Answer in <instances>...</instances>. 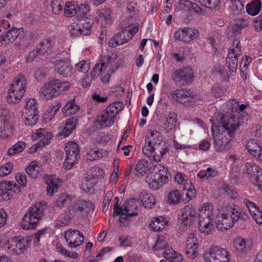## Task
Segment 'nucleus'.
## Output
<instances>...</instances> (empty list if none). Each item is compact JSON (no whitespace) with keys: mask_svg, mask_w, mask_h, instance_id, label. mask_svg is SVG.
Instances as JSON below:
<instances>
[{"mask_svg":"<svg viewBox=\"0 0 262 262\" xmlns=\"http://www.w3.org/2000/svg\"><path fill=\"white\" fill-rule=\"evenodd\" d=\"M119 67V59L117 57L102 58L96 63L91 71V78L87 75L82 78L81 82L82 86L88 88L90 85L92 79L99 77L102 83H108L112 75Z\"/></svg>","mask_w":262,"mask_h":262,"instance_id":"nucleus-1","label":"nucleus"},{"mask_svg":"<svg viewBox=\"0 0 262 262\" xmlns=\"http://www.w3.org/2000/svg\"><path fill=\"white\" fill-rule=\"evenodd\" d=\"M145 141L142 148L143 154L156 162H160L168 151L162 134L156 130L149 129L146 134Z\"/></svg>","mask_w":262,"mask_h":262,"instance_id":"nucleus-2","label":"nucleus"},{"mask_svg":"<svg viewBox=\"0 0 262 262\" xmlns=\"http://www.w3.org/2000/svg\"><path fill=\"white\" fill-rule=\"evenodd\" d=\"M247 218V214L239 209L228 206H222L218 209L216 226L219 230L225 231L231 228L235 221L246 220Z\"/></svg>","mask_w":262,"mask_h":262,"instance_id":"nucleus-3","label":"nucleus"},{"mask_svg":"<svg viewBox=\"0 0 262 262\" xmlns=\"http://www.w3.org/2000/svg\"><path fill=\"white\" fill-rule=\"evenodd\" d=\"M223 105L221 106V111L226 114L221 116L217 124H215L217 129L227 132L230 136H235L236 132L242 123L241 114L239 113L234 114L230 111H224Z\"/></svg>","mask_w":262,"mask_h":262,"instance_id":"nucleus-4","label":"nucleus"},{"mask_svg":"<svg viewBox=\"0 0 262 262\" xmlns=\"http://www.w3.org/2000/svg\"><path fill=\"white\" fill-rule=\"evenodd\" d=\"M120 27L121 31L109 40L108 44L111 47L115 48L128 42L138 31V23H133L132 20L123 21Z\"/></svg>","mask_w":262,"mask_h":262,"instance_id":"nucleus-5","label":"nucleus"},{"mask_svg":"<svg viewBox=\"0 0 262 262\" xmlns=\"http://www.w3.org/2000/svg\"><path fill=\"white\" fill-rule=\"evenodd\" d=\"M123 104L117 101L112 103L97 116L95 124L99 129L112 126L115 122L117 114L122 109Z\"/></svg>","mask_w":262,"mask_h":262,"instance_id":"nucleus-6","label":"nucleus"},{"mask_svg":"<svg viewBox=\"0 0 262 262\" xmlns=\"http://www.w3.org/2000/svg\"><path fill=\"white\" fill-rule=\"evenodd\" d=\"M42 203H37L29 208L23 216L20 226L25 230L35 229L43 215Z\"/></svg>","mask_w":262,"mask_h":262,"instance_id":"nucleus-7","label":"nucleus"},{"mask_svg":"<svg viewBox=\"0 0 262 262\" xmlns=\"http://www.w3.org/2000/svg\"><path fill=\"white\" fill-rule=\"evenodd\" d=\"M170 176L168 168L159 164L155 168V171L148 173L146 182L150 188L157 190L169 181Z\"/></svg>","mask_w":262,"mask_h":262,"instance_id":"nucleus-8","label":"nucleus"},{"mask_svg":"<svg viewBox=\"0 0 262 262\" xmlns=\"http://www.w3.org/2000/svg\"><path fill=\"white\" fill-rule=\"evenodd\" d=\"M27 88V78L23 74H18L13 80L8 90L7 101L17 103L24 96Z\"/></svg>","mask_w":262,"mask_h":262,"instance_id":"nucleus-9","label":"nucleus"},{"mask_svg":"<svg viewBox=\"0 0 262 262\" xmlns=\"http://www.w3.org/2000/svg\"><path fill=\"white\" fill-rule=\"evenodd\" d=\"M25 107L22 112V119L27 126L35 125L38 118L37 100L34 98H27L25 101Z\"/></svg>","mask_w":262,"mask_h":262,"instance_id":"nucleus-10","label":"nucleus"},{"mask_svg":"<svg viewBox=\"0 0 262 262\" xmlns=\"http://www.w3.org/2000/svg\"><path fill=\"white\" fill-rule=\"evenodd\" d=\"M211 129L215 150L217 151H223L228 149L229 143L234 135L230 136L227 132L217 129L214 123L212 124Z\"/></svg>","mask_w":262,"mask_h":262,"instance_id":"nucleus-11","label":"nucleus"},{"mask_svg":"<svg viewBox=\"0 0 262 262\" xmlns=\"http://www.w3.org/2000/svg\"><path fill=\"white\" fill-rule=\"evenodd\" d=\"M64 149L66 155L63 167L66 170H70L77 163L79 157V148L76 142L70 141L66 143Z\"/></svg>","mask_w":262,"mask_h":262,"instance_id":"nucleus-12","label":"nucleus"},{"mask_svg":"<svg viewBox=\"0 0 262 262\" xmlns=\"http://www.w3.org/2000/svg\"><path fill=\"white\" fill-rule=\"evenodd\" d=\"M241 48L240 41L235 39L233 41L232 45L228 49L226 63L231 73L234 74L236 72L238 58L242 54Z\"/></svg>","mask_w":262,"mask_h":262,"instance_id":"nucleus-13","label":"nucleus"},{"mask_svg":"<svg viewBox=\"0 0 262 262\" xmlns=\"http://www.w3.org/2000/svg\"><path fill=\"white\" fill-rule=\"evenodd\" d=\"M66 56L63 58L56 57L52 59V62L54 64L55 70L60 75L63 77L72 76L74 73V70L70 63V53L69 50L66 51Z\"/></svg>","mask_w":262,"mask_h":262,"instance_id":"nucleus-14","label":"nucleus"},{"mask_svg":"<svg viewBox=\"0 0 262 262\" xmlns=\"http://www.w3.org/2000/svg\"><path fill=\"white\" fill-rule=\"evenodd\" d=\"M93 21L86 17L74 22L69 30L71 34L74 36L88 35L91 34Z\"/></svg>","mask_w":262,"mask_h":262,"instance_id":"nucleus-15","label":"nucleus"},{"mask_svg":"<svg viewBox=\"0 0 262 262\" xmlns=\"http://www.w3.org/2000/svg\"><path fill=\"white\" fill-rule=\"evenodd\" d=\"M206 262L230 261V255L226 249L214 246L210 248L204 255Z\"/></svg>","mask_w":262,"mask_h":262,"instance_id":"nucleus-16","label":"nucleus"},{"mask_svg":"<svg viewBox=\"0 0 262 262\" xmlns=\"http://www.w3.org/2000/svg\"><path fill=\"white\" fill-rule=\"evenodd\" d=\"M196 214L194 207L190 205H187L180 210L178 221L182 226L189 228L194 223Z\"/></svg>","mask_w":262,"mask_h":262,"instance_id":"nucleus-17","label":"nucleus"},{"mask_svg":"<svg viewBox=\"0 0 262 262\" xmlns=\"http://www.w3.org/2000/svg\"><path fill=\"white\" fill-rule=\"evenodd\" d=\"M11 115L4 111L0 116V138L6 139L13 135Z\"/></svg>","mask_w":262,"mask_h":262,"instance_id":"nucleus-18","label":"nucleus"},{"mask_svg":"<svg viewBox=\"0 0 262 262\" xmlns=\"http://www.w3.org/2000/svg\"><path fill=\"white\" fill-rule=\"evenodd\" d=\"M199 243L194 233H189L185 243V254L188 258L193 259L199 254Z\"/></svg>","mask_w":262,"mask_h":262,"instance_id":"nucleus-19","label":"nucleus"},{"mask_svg":"<svg viewBox=\"0 0 262 262\" xmlns=\"http://www.w3.org/2000/svg\"><path fill=\"white\" fill-rule=\"evenodd\" d=\"M64 234L68 246L71 248L80 246L84 240L83 233L78 230L70 229L66 231Z\"/></svg>","mask_w":262,"mask_h":262,"instance_id":"nucleus-20","label":"nucleus"},{"mask_svg":"<svg viewBox=\"0 0 262 262\" xmlns=\"http://www.w3.org/2000/svg\"><path fill=\"white\" fill-rule=\"evenodd\" d=\"M95 206L89 201L79 200L75 203L69 206L68 212L74 217L79 215L83 211L89 212L94 211Z\"/></svg>","mask_w":262,"mask_h":262,"instance_id":"nucleus-21","label":"nucleus"},{"mask_svg":"<svg viewBox=\"0 0 262 262\" xmlns=\"http://www.w3.org/2000/svg\"><path fill=\"white\" fill-rule=\"evenodd\" d=\"M199 35L198 30L185 27L180 28L174 32V38L176 40L189 42L195 38Z\"/></svg>","mask_w":262,"mask_h":262,"instance_id":"nucleus-22","label":"nucleus"},{"mask_svg":"<svg viewBox=\"0 0 262 262\" xmlns=\"http://www.w3.org/2000/svg\"><path fill=\"white\" fill-rule=\"evenodd\" d=\"M232 245L234 249L238 252L246 253L252 248L253 242L249 238L238 236L233 239Z\"/></svg>","mask_w":262,"mask_h":262,"instance_id":"nucleus-23","label":"nucleus"},{"mask_svg":"<svg viewBox=\"0 0 262 262\" xmlns=\"http://www.w3.org/2000/svg\"><path fill=\"white\" fill-rule=\"evenodd\" d=\"M170 97L180 103H185L193 101V97L191 93L185 89H177L169 93Z\"/></svg>","mask_w":262,"mask_h":262,"instance_id":"nucleus-24","label":"nucleus"},{"mask_svg":"<svg viewBox=\"0 0 262 262\" xmlns=\"http://www.w3.org/2000/svg\"><path fill=\"white\" fill-rule=\"evenodd\" d=\"M243 203L256 223L262 226V211L259 210V207L248 199H244Z\"/></svg>","mask_w":262,"mask_h":262,"instance_id":"nucleus-25","label":"nucleus"},{"mask_svg":"<svg viewBox=\"0 0 262 262\" xmlns=\"http://www.w3.org/2000/svg\"><path fill=\"white\" fill-rule=\"evenodd\" d=\"M53 136L51 132H48L43 128H39L36 130L35 132L32 133L31 135L32 139L33 140H37L41 138L38 141V144L41 145L48 144Z\"/></svg>","mask_w":262,"mask_h":262,"instance_id":"nucleus-26","label":"nucleus"},{"mask_svg":"<svg viewBox=\"0 0 262 262\" xmlns=\"http://www.w3.org/2000/svg\"><path fill=\"white\" fill-rule=\"evenodd\" d=\"M175 77L180 82H190L193 81L194 75L190 67H183L177 70L174 72Z\"/></svg>","mask_w":262,"mask_h":262,"instance_id":"nucleus-27","label":"nucleus"},{"mask_svg":"<svg viewBox=\"0 0 262 262\" xmlns=\"http://www.w3.org/2000/svg\"><path fill=\"white\" fill-rule=\"evenodd\" d=\"M57 95L53 80L45 83L40 90V96L43 99L50 100Z\"/></svg>","mask_w":262,"mask_h":262,"instance_id":"nucleus-28","label":"nucleus"},{"mask_svg":"<svg viewBox=\"0 0 262 262\" xmlns=\"http://www.w3.org/2000/svg\"><path fill=\"white\" fill-rule=\"evenodd\" d=\"M224 111H230L231 113L236 114L242 112L246 109L248 105V103L239 104L237 100L232 99L228 100L227 102L223 104Z\"/></svg>","mask_w":262,"mask_h":262,"instance_id":"nucleus-29","label":"nucleus"},{"mask_svg":"<svg viewBox=\"0 0 262 262\" xmlns=\"http://www.w3.org/2000/svg\"><path fill=\"white\" fill-rule=\"evenodd\" d=\"M247 149L254 157L262 161V146L256 140H250L247 143Z\"/></svg>","mask_w":262,"mask_h":262,"instance_id":"nucleus-30","label":"nucleus"},{"mask_svg":"<svg viewBox=\"0 0 262 262\" xmlns=\"http://www.w3.org/2000/svg\"><path fill=\"white\" fill-rule=\"evenodd\" d=\"M16 186L15 183L10 181L1 183L0 185V195L2 197V200L6 201L11 199L12 194L9 191L12 190Z\"/></svg>","mask_w":262,"mask_h":262,"instance_id":"nucleus-31","label":"nucleus"},{"mask_svg":"<svg viewBox=\"0 0 262 262\" xmlns=\"http://www.w3.org/2000/svg\"><path fill=\"white\" fill-rule=\"evenodd\" d=\"M47 184V194L52 196L56 193L58 189V178L56 175L47 176L45 178Z\"/></svg>","mask_w":262,"mask_h":262,"instance_id":"nucleus-32","label":"nucleus"},{"mask_svg":"<svg viewBox=\"0 0 262 262\" xmlns=\"http://www.w3.org/2000/svg\"><path fill=\"white\" fill-rule=\"evenodd\" d=\"M167 219L163 216H157L154 217L150 223L149 227L151 231L158 232L162 230L167 225Z\"/></svg>","mask_w":262,"mask_h":262,"instance_id":"nucleus-33","label":"nucleus"},{"mask_svg":"<svg viewBox=\"0 0 262 262\" xmlns=\"http://www.w3.org/2000/svg\"><path fill=\"white\" fill-rule=\"evenodd\" d=\"M214 219L199 218V229L204 234H209L213 229Z\"/></svg>","mask_w":262,"mask_h":262,"instance_id":"nucleus-34","label":"nucleus"},{"mask_svg":"<svg viewBox=\"0 0 262 262\" xmlns=\"http://www.w3.org/2000/svg\"><path fill=\"white\" fill-rule=\"evenodd\" d=\"M77 123L76 119L74 118L67 119L60 128L59 135L64 137H68L74 130Z\"/></svg>","mask_w":262,"mask_h":262,"instance_id":"nucleus-35","label":"nucleus"},{"mask_svg":"<svg viewBox=\"0 0 262 262\" xmlns=\"http://www.w3.org/2000/svg\"><path fill=\"white\" fill-rule=\"evenodd\" d=\"M199 218L214 219L213 207L209 203H204L200 207L198 210Z\"/></svg>","mask_w":262,"mask_h":262,"instance_id":"nucleus-36","label":"nucleus"},{"mask_svg":"<svg viewBox=\"0 0 262 262\" xmlns=\"http://www.w3.org/2000/svg\"><path fill=\"white\" fill-rule=\"evenodd\" d=\"M178 121L177 115L172 112H169L165 117V121L163 124V128L166 133L173 130Z\"/></svg>","mask_w":262,"mask_h":262,"instance_id":"nucleus-37","label":"nucleus"},{"mask_svg":"<svg viewBox=\"0 0 262 262\" xmlns=\"http://www.w3.org/2000/svg\"><path fill=\"white\" fill-rule=\"evenodd\" d=\"M163 254L164 257L170 262H184L183 255L174 251L171 247H167Z\"/></svg>","mask_w":262,"mask_h":262,"instance_id":"nucleus-38","label":"nucleus"},{"mask_svg":"<svg viewBox=\"0 0 262 262\" xmlns=\"http://www.w3.org/2000/svg\"><path fill=\"white\" fill-rule=\"evenodd\" d=\"M114 15L109 9H102L98 12V20L104 24H110L114 19Z\"/></svg>","mask_w":262,"mask_h":262,"instance_id":"nucleus-39","label":"nucleus"},{"mask_svg":"<svg viewBox=\"0 0 262 262\" xmlns=\"http://www.w3.org/2000/svg\"><path fill=\"white\" fill-rule=\"evenodd\" d=\"M262 169L254 162L250 161L246 162L243 167V172L248 174L249 179L254 177L256 173H259Z\"/></svg>","mask_w":262,"mask_h":262,"instance_id":"nucleus-40","label":"nucleus"},{"mask_svg":"<svg viewBox=\"0 0 262 262\" xmlns=\"http://www.w3.org/2000/svg\"><path fill=\"white\" fill-rule=\"evenodd\" d=\"M139 199L143 206L146 208H151L155 205V197L150 193L145 191L141 192L139 194Z\"/></svg>","mask_w":262,"mask_h":262,"instance_id":"nucleus-41","label":"nucleus"},{"mask_svg":"<svg viewBox=\"0 0 262 262\" xmlns=\"http://www.w3.org/2000/svg\"><path fill=\"white\" fill-rule=\"evenodd\" d=\"M123 211L129 216H134L137 214L138 205L137 201L134 199H130L127 201L123 207Z\"/></svg>","mask_w":262,"mask_h":262,"instance_id":"nucleus-42","label":"nucleus"},{"mask_svg":"<svg viewBox=\"0 0 262 262\" xmlns=\"http://www.w3.org/2000/svg\"><path fill=\"white\" fill-rule=\"evenodd\" d=\"M42 169L40 164L36 161L31 162L26 168V172L31 177L36 178Z\"/></svg>","mask_w":262,"mask_h":262,"instance_id":"nucleus-43","label":"nucleus"},{"mask_svg":"<svg viewBox=\"0 0 262 262\" xmlns=\"http://www.w3.org/2000/svg\"><path fill=\"white\" fill-rule=\"evenodd\" d=\"M107 155L106 150L103 149L94 148L88 151L85 155V158L88 160L94 161L101 158Z\"/></svg>","mask_w":262,"mask_h":262,"instance_id":"nucleus-44","label":"nucleus"},{"mask_svg":"<svg viewBox=\"0 0 262 262\" xmlns=\"http://www.w3.org/2000/svg\"><path fill=\"white\" fill-rule=\"evenodd\" d=\"M17 242V249L15 252H18L19 254L23 253L30 246V239L28 237L18 236L15 237Z\"/></svg>","mask_w":262,"mask_h":262,"instance_id":"nucleus-45","label":"nucleus"},{"mask_svg":"<svg viewBox=\"0 0 262 262\" xmlns=\"http://www.w3.org/2000/svg\"><path fill=\"white\" fill-rule=\"evenodd\" d=\"M96 183L95 179H90L89 176H87L81 184V188L86 193H93L95 191L94 186Z\"/></svg>","mask_w":262,"mask_h":262,"instance_id":"nucleus-46","label":"nucleus"},{"mask_svg":"<svg viewBox=\"0 0 262 262\" xmlns=\"http://www.w3.org/2000/svg\"><path fill=\"white\" fill-rule=\"evenodd\" d=\"M73 216L68 212V210L61 214L56 221L55 226L64 227L70 224Z\"/></svg>","mask_w":262,"mask_h":262,"instance_id":"nucleus-47","label":"nucleus"},{"mask_svg":"<svg viewBox=\"0 0 262 262\" xmlns=\"http://www.w3.org/2000/svg\"><path fill=\"white\" fill-rule=\"evenodd\" d=\"M261 7V5L260 0H254L251 3L247 5L246 11L249 15L255 16L259 13Z\"/></svg>","mask_w":262,"mask_h":262,"instance_id":"nucleus-48","label":"nucleus"},{"mask_svg":"<svg viewBox=\"0 0 262 262\" xmlns=\"http://www.w3.org/2000/svg\"><path fill=\"white\" fill-rule=\"evenodd\" d=\"M54 43V41L52 37H48L45 39L40 42L39 47L37 48L39 54H43L50 50L53 47Z\"/></svg>","mask_w":262,"mask_h":262,"instance_id":"nucleus-49","label":"nucleus"},{"mask_svg":"<svg viewBox=\"0 0 262 262\" xmlns=\"http://www.w3.org/2000/svg\"><path fill=\"white\" fill-rule=\"evenodd\" d=\"M6 243L5 248L9 253L11 255H19L18 252H15V249H17V245L15 237L7 239Z\"/></svg>","mask_w":262,"mask_h":262,"instance_id":"nucleus-50","label":"nucleus"},{"mask_svg":"<svg viewBox=\"0 0 262 262\" xmlns=\"http://www.w3.org/2000/svg\"><path fill=\"white\" fill-rule=\"evenodd\" d=\"M78 4L76 2H68L65 4L64 12L65 16L72 17L77 13Z\"/></svg>","mask_w":262,"mask_h":262,"instance_id":"nucleus-51","label":"nucleus"},{"mask_svg":"<svg viewBox=\"0 0 262 262\" xmlns=\"http://www.w3.org/2000/svg\"><path fill=\"white\" fill-rule=\"evenodd\" d=\"M79 109V106L77 105L74 101H68L63 107L62 112L65 116H69L75 114Z\"/></svg>","mask_w":262,"mask_h":262,"instance_id":"nucleus-52","label":"nucleus"},{"mask_svg":"<svg viewBox=\"0 0 262 262\" xmlns=\"http://www.w3.org/2000/svg\"><path fill=\"white\" fill-rule=\"evenodd\" d=\"M227 161L230 164V170L232 173L238 170V156L236 154L229 155L227 156Z\"/></svg>","mask_w":262,"mask_h":262,"instance_id":"nucleus-53","label":"nucleus"},{"mask_svg":"<svg viewBox=\"0 0 262 262\" xmlns=\"http://www.w3.org/2000/svg\"><path fill=\"white\" fill-rule=\"evenodd\" d=\"M217 174V171L211 167H207L206 169L201 171L198 173V176L201 179H209L214 177Z\"/></svg>","mask_w":262,"mask_h":262,"instance_id":"nucleus-54","label":"nucleus"},{"mask_svg":"<svg viewBox=\"0 0 262 262\" xmlns=\"http://www.w3.org/2000/svg\"><path fill=\"white\" fill-rule=\"evenodd\" d=\"M26 146L25 142L19 141L8 149V154L11 156L18 154L25 149Z\"/></svg>","mask_w":262,"mask_h":262,"instance_id":"nucleus-55","label":"nucleus"},{"mask_svg":"<svg viewBox=\"0 0 262 262\" xmlns=\"http://www.w3.org/2000/svg\"><path fill=\"white\" fill-rule=\"evenodd\" d=\"M181 195L178 190L175 189L169 192L168 202L170 204H178L180 202Z\"/></svg>","mask_w":262,"mask_h":262,"instance_id":"nucleus-56","label":"nucleus"},{"mask_svg":"<svg viewBox=\"0 0 262 262\" xmlns=\"http://www.w3.org/2000/svg\"><path fill=\"white\" fill-rule=\"evenodd\" d=\"M228 3L232 11L235 14H238L244 9V5L240 0H228Z\"/></svg>","mask_w":262,"mask_h":262,"instance_id":"nucleus-57","label":"nucleus"},{"mask_svg":"<svg viewBox=\"0 0 262 262\" xmlns=\"http://www.w3.org/2000/svg\"><path fill=\"white\" fill-rule=\"evenodd\" d=\"M53 81L58 95L59 93L66 91L71 87V84L67 81H62L58 79L54 80Z\"/></svg>","mask_w":262,"mask_h":262,"instance_id":"nucleus-58","label":"nucleus"},{"mask_svg":"<svg viewBox=\"0 0 262 262\" xmlns=\"http://www.w3.org/2000/svg\"><path fill=\"white\" fill-rule=\"evenodd\" d=\"M90 11V8L86 4H78L77 8V16L84 18Z\"/></svg>","mask_w":262,"mask_h":262,"instance_id":"nucleus-59","label":"nucleus"},{"mask_svg":"<svg viewBox=\"0 0 262 262\" xmlns=\"http://www.w3.org/2000/svg\"><path fill=\"white\" fill-rule=\"evenodd\" d=\"M175 181L181 185H183L184 189H187V186L191 184V181L182 173L178 172L175 176Z\"/></svg>","mask_w":262,"mask_h":262,"instance_id":"nucleus-60","label":"nucleus"},{"mask_svg":"<svg viewBox=\"0 0 262 262\" xmlns=\"http://www.w3.org/2000/svg\"><path fill=\"white\" fill-rule=\"evenodd\" d=\"M75 67L79 72L86 73L90 69V62L89 60H81L75 64Z\"/></svg>","mask_w":262,"mask_h":262,"instance_id":"nucleus-61","label":"nucleus"},{"mask_svg":"<svg viewBox=\"0 0 262 262\" xmlns=\"http://www.w3.org/2000/svg\"><path fill=\"white\" fill-rule=\"evenodd\" d=\"M73 197L72 195H69L68 194H62L57 199L55 204L57 206L61 207L68 203H70L72 200H73Z\"/></svg>","mask_w":262,"mask_h":262,"instance_id":"nucleus-62","label":"nucleus"},{"mask_svg":"<svg viewBox=\"0 0 262 262\" xmlns=\"http://www.w3.org/2000/svg\"><path fill=\"white\" fill-rule=\"evenodd\" d=\"M51 7L54 14H59L62 12L63 4L59 0H54L51 3Z\"/></svg>","mask_w":262,"mask_h":262,"instance_id":"nucleus-63","label":"nucleus"},{"mask_svg":"<svg viewBox=\"0 0 262 262\" xmlns=\"http://www.w3.org/2000/svg\"><path fill=\"white\" fill-rule=\"evenodd\" d=\"M250 181L262 191V170L250 178Z\"/></svg>","mask_w":262,"mask_h":262,"instance_id":"nucleus-64","label":"nucleus"}]
</instances>
